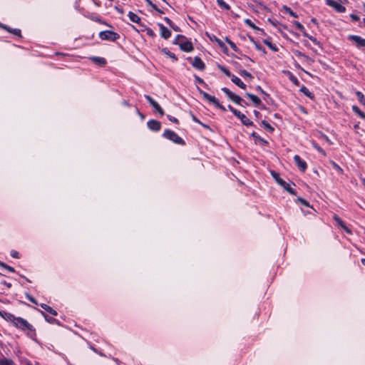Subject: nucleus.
Segmentation results:
<instances>
[{"instance_id":"nucleus-34","label":"nucleus","mask_w":365,"mask_h":365,"mask_svg":"<svg viewBox=\"0 0 365 365\" xmlns=\"http://www.w3.org/2000/svg\"><path fill=\"white\" fill-rule=\"evenodd\" d=\"M225 41L227 42V43L230 46L233 51H235V52L239 51V49L237 47L236 44L233 41H232L229 38L226 37Z\"/></svg>"},{"instance_id":"nucleus-28","label":"nucleus","mask_w":365,"mask_h":365,"mask_svg":"<svg viewBox=\"0 0 365 365\" xmlns=\"http://www.w3.org/2000/svg\"><path fill=\"white\" fill-rule=\"evenodd\" d=\"M251 135L255 138L257 140L260 142L263 145H267L268 142L264 138H261L257 133L253 132Z\"/></svg>"},{"instance_id":"nucleus-39","label":"nucleus","mask_w":365,"mask_h":365,"mask_svg":"<svg viewBox=\"0 0 365 365\" xmlns=\"http://www.w3.org/2000/svg\"><path fill=\"white\" fill-rule=\"evenodd\" d=\"M312 146L320 153H322L324 156L326 155V152L315 142L312 143Z\"/></svg>"},{"instance_id":"nucleus-15","label":"nucleus","mask_w":365,"mask_h":365,"mask_svg":"<svg viewBox=\"0 0 365 365\" xmlns=\"http://www.w3.org/2000/svg\"><path fill=\"white\" fill-rule=\"evenodd\" d=\"M158 26L160 27L161 37L165 39L169 38L171 36L170 31L162 24H158Z\"/></svg>"},{"instance_id":"nucleus-2","label":"nucleus","mask_w":365,"mask_h":365,"mask_svg":"<svg viewBox=\"0 0 365 365\" xmlns=\"http://www.w3.org/2000/svg\"><path fill=\"white\" fill-rule=\"evenodd\" d=\"M163 136L165 138H167V139L171 140L172 142H173L175 144H178V145H185V140L182 138H180L177 133H175L174 131H173L171 130H169V129L165 130L163 134Z\"/></svg>"},{"instance_id":"nucleus-10","label":"nucleus","mask_w":365,"mask_h":365,"mask_svg":"<svg viewBox=\"0 0 365 365\" xmlns=\"http://www.w3.org/2000/svg\"><path fill=\"white\" fill-rule=\"evenodd\" d=\"M177 45H179L180 49L185 52H190L194 49L192 43L186 38L182 42H177Z\"/></svg>"},{"instance_id":"nucleus-33","label":"nucleus","mask_w":365,"mask_h":365,"mask_svg":"<svg viewBox=\"0 0 365 365\" xmlns=\"http://www.w3.org/2000/svg\"><path fill=\"white\" fill-rule=\"evenodd\" d=\"M289 79L290 80L291 82H292L295 86H299V80L297 79V78L294 76L292 73L289 72Z\"/></svg>"},{"instance_id":"nucleus-31","label":"nucleus","mask_w":365,"mask_h":365,"mask_svg":"<svg viewBox=\"0 0 365 365\" xmlns=\"http://www.w3.org/2000/svg\"><path fill=\"white\" fill-rule=\"evenodd\" d=\"M162 51L167 56H168L170 58H172L173 61H176L178 60V58L175 55V53L170 52L168 48H165L162 50Z\"/></svg>"},{"instance_id":"nucleus-29","label":"nucleus","mask_w":365,"mask_h":365,"mask_svg":"<svg viewBox=\"0 0 365 365\" xmlns=\"http://www.w3.org/2000/svg\"><path fill=\"white\" fill-rule=\"evenodd\" d=\"M217 5L222 9L230 10V6L224 0H217Z\"/></svg>"},{"instance_id":"nucleus-24","label":"nucleus","mask_w":365,"mask_h":365,"mask_svg":"<svg viewBox=\"0 0 365 365\" xmlns=\"http://www.w3.org/2000/svg\"><path fill=\"white\" fill-rule=\"evenodd\" d=\"M0 27L6 29L10 33H11V34H13L14 35L21 36V30L20 29H11L8 28L6 26H5V25H4V24H2L1 23H0Z\"/></svg>"},{"instance_id":"nucleus-58","label":"nucleus","mask_w":365,"mask_h":365,"mask_svg":"<svg viewBox=\"0 0 365 365\" xmlns=\"http://www.w3.org/2000/svg\"><path fill=\"white\" fill-rule=\"evenodd\" d=\"M42 314L44 316L45 319L46 321L51 322H52L53 320H54V319H52V318H48L47 315H46L43 312H41Z\"/></svg>"},{"instance_id":"nucleus-45","label":"nucleus","mask_w":365,"mask_h":365,"mask_svg":"<svg viewBox=\"0 0 365 365\" xmlns=\"http://www.w3.org/2000/svg\"><path fill=\"white\" fill-rule=\"evenodd\" d=\"M167 117H168V120L170 121L173 122V123H177V124L179 123V120L176 118H175L173 116H171L170 115H168Z\"/></svg>"},{"instance_id":"nucleus-49","label":"nucleus","mask_w":365,"mask_h":365,"mask_svg":"<svg viewBox=\"0 0 365 365\" xmlns=\"http://www.w3.org/2000/svg\"><path fill=\"white\" fill-rule=\"evenodd\" d=\"M350 18L352 21H358L359 20V16L354 14L350 15Z\"/></svg>"},{"instance_id":"nucleus-36","label":"nucleus","mask_w":365,"mask_h":365,"mask_svg":"<svg viewBox=\"0 0 365 365\" xmlns=\"http://www.w3.org/2000/svg\"><path fill=\"white\" fill-rule=\"evenodd\" d=\"M250 40L252 41V42H253V43L255 44V48L258 51H262L264 53H266V51L265 49L259 44L258 43L257 41H255L253 38L250 37Z\"/></svg>"},{"instance_id":"nucleus-18","label":"nucleus","mask_w":365,"mask_h":365,"mask_svg":"<svg viewBox=\"0 0 365 365\" xmlns=\"http://www.w3.org/2000/svg\"><path fill=\"white\" fill-rule=\"evenodd\" d=\"M245 96L247 97H248L253 102V103L257 106H259L262 103L260 98L254 94H252L250 93H246Z\"/></svg>"},{"instance_id":"nucleus-54","label":"nucleus","mask_w":365,"mask_h":365,"mask_svg":"<svg viewBox=\"0 0 365 365\" xmlns=\"http://www.w3.org/2000/svg\"><path fill=\"white\" fill-rule=\"evenodd\" d=\"M146 3L150 6L153 9H156V5L154 4L150 0H145Z\"/></svg>"},{"instance_id":"nucleus-6","label":"nucleus","mask_w":365,"mask_h":365,"mask_svg":"<svg viewBox=\"0 0 365 365\" xmlns=\"http://www.w3.org/2000/svg\"><path fill=\"white\" fill-rule=\"evenodd\" d=\"M99 37L101 40L115 41L120 38V36L118 34L114 31L106 30L101 31L99 34Z\"/></svg>"},{"instance_id":"nucleus-13","label":"nucleus","mask_w":365,"mask_h":365,"mask_svg":"<svg viewBox=\"0 0 365 365\" xmlns=\"http://www.w3.org/2000/svg\"><path fill=\"white\" fill-rule=\"evenodd\" d=\"M148 128L155 132L159 131L161 128V123L156 120H150L148 123Z\"/></svg>"},{"instance_id":"nucleus-35","label":"nucleus","mask_w":365,"mask_h":365,"mask_svg":"<svg viewBox=\"0 0 365 365\" xmlns=\"http://www.w3.org/2000/svg\"><path fill=\"white\" fill-rule=\"evenodd\" d=\"M262 125H263L264 129H266L269 132L272 133L274 131V128L269 123H268L267 121L262 120Z\"/></svg>"},{"instance_id":"nucleus-51","label":"nucleus","mask_w":365,"mask_h":365,"mask_svg":"<svg viewBox=\"0 0 365 365\" xmlns=\"http://www.w3.org/2000/svg\"><path fill=\"white\" fill-rule=\"evenodd\" d=\"M334 169L340 173H342V169L334 162L332 163Z\"/></svg>"},{"instance_id":"nucleus-25","label":"nucleus","mask_w":365,"mask_h":365,"mask_svg":"<svg viewBox=\"0 0 365 365\" xmlns=\"http://www.w3.org/2000/svg\"><path fill=\"white\" fill-rule=\"evenodd\" d=\"M3 315L4 316H2V317L5 319L11 322L13 324L14 323V322L16 319V317H15L14 314L9 313V312H3Z\"/></svg>"},{"instance_id":"nucleus-14","label":"nucleus","mask_w":365,"mask_h":365,"mask_svg":"<svg viewBox=\"0 0 365 365\" xmlns=\"http://www.w3.org/2000/svg\"><path fill=\"white\" fill-rule=\"evenodd\" d=\"M192 65L194 68H195L200 71H202L205 68V65L204 62L198 56H196L194 58Z\"/></svg>"},{"instance_id":"nucleus-21","label":"nucleus","mask_w":365,"mask_h":365,"mask_svg":"<svg viewBox=\"0 0 365 365\" xmlns=\"http://www.w3.org/2000/svg\"><path fill=\"white\" fill-rule=\"evenodd\" d=\"M128 16L129 17V19L131 21H133L134 23L140 24V18L137 14H135V13H133L132 11H129Z\"/></svg>"},{"instance_id":"nucleus-26","label":"nucleus","mask_w":365,"mask_h":365,"mask_svg":"<svg viewBox=\"0 0 365 365\" xmlns=\"http://www.w3.org/2000/svg\"><path fill=\"white\" fill-rule=\"evenodd\" d=\"M300 91L309 98H314V94L312 92H310L309 90L306 86H302L300 88Z\"/></svg>"},{"instance_id":"nucleus-16","label":"nucleus","mask_w":365,"mask_h":365,"mask_svg":"<svg viewBox=\"0 0 365 365\" xmlns=\"http://www.w3.org/2000/svg\"><path fill=\"white\" fill-rule=\"evenodd\" d=\"M207 36L212 41H215V43H217L219 46L224 51V52L227 53V48L226 47L225 44L218 38H217L214 35H209L207 34Z\"/></svg>"},{"instance_id":"nucleus-64","label":"nucleus","mask_w":365,"mask_h":365,"mask_svg":"<svg viewBox=\"0 0 365 365\" xmlns=\"http://www.w3.org/2000/svg\"><path fill=\"white\" fill-rule=\"evenodd\" d=\"M254 114L257 118H259V116L261 115L260 113L257 110H254Z\"/></svg>"},{"instance_id":"nucleus-3","label":"nucleus","mask_w":365,"mask_h":365,"mask_svg":"<svg viewBox=\"0 0 365 365\" xmlns=\"http://www.w3.org/2000/svg\"><path fill=\"white\" fill-rule=\"evenodd\" d=\"M271 174H272V176L273 177V178L276 180V182L279 185L283 187V188L284 190H286L288 192H289L292 195H297L296 190L290 187L289 184L286 182L283 179H282L279 177V173H276L275 171H272Z\"/></svg>"},{"instance_id":"nucleus-12","label":"nucleus","mask_w":365,"mask_h":365,"mask_svg":"<svg viewBox=\"0 0 365 365\" xmlns=\"http://www.w3.org/2000/svg\"><path fill=\"white\" fill-rule=\"evenodd\" d=\"M294 161L300 170L304 172L307 170V165L304 160H303L298 155L294 156Z\"/></svg>"},{"instance_id":"nucleus-41","label":"nucleus","mask_w":365,"mask_h":365,"mask_svg":"<svg viewBox=\"0 0 365 365\" xmlns=\"http://www.w3.org/2000/svg\"><path fill=\"white\" fill-rule=\"evenodd\" d=\"M219 68L221 70V71H222L228 77H230L232 78V76H234L233 74H232L230 73V71L227 68H225V66H218Z\"/></svg>"},{"instance_id":"nucleus-62","label":"nucleus","mask_w":365,"mask_h":365,"mask_svg":"<svg viewBox=\"0 0 365 365\" xmlns=\"http://www.w3.org/2000/svg\"><path fill=\"white\" fill-rule=\"evenodd\" d=\"M3 284L6 285L9 289L11 288V283L6 282V281H4L1 282Z\"/></svg>"},{"instance_id":"nucleus-37","label":"nucleus","mask_w":365,"mask_h":365,"mask_svg":"<svg viewBox=\"0 0 365 365\" xmlns=\"http://www.w3.org/2000/svg\"><path fill=\"white\" fill-rule=\"evenodd\" d=\"M283 9L284 11L289 14V15H291L292 16H293L294 18H297L298 16L296 13H294L289 7L287 6H283Z\"/></svg>"},{"instance_id":"nucleus-55","label":"nucleus","mask_w":365,"mask_h":365,"mask_svg":"<svg viewBox=\"0 0 365 365\" xmlns=\"http://www.w3.org/2000/svg\"><path fill=\"white\" fill-rule=\"evenodd\" d=\"M298 56H302L304 58H306L307 61H311V58L309 56H306L305 54H304L301 52H298Z\"/></svg>"},{"instance_id":"nucleus-53","label":"nucleus","mask_w":365,"mask_h":365,"mask_svg":"<svg viewBox=\"0 0 365 365\" xmlns=\"http://www.w3.org/2000/svg\"><path fill=\"white\" fill-rule=\"evenodd\" d=\"M164 20L170 26H173V22L169 18L165 17Z\"/></svg>"},{"instance_id":"nucleus-23","label":"nucleus","mask_w":365,"mask_h":365,"mask_svg":"<svg viewBox=\"0 0 365 365\" xmlns=\"http://www.w3.org/2000/svg\"><path fill=\"white\" fill-rule=\"evenodd\" d=\"M293 24L295 27L302 33L303 36H307L304 26L300 22L295 21Z\"/></svg>"},{"instance_id":"nucleus-8","label":"nucleus","mask_w":365,"mask_h":365,"mask_svg":"<svg viewBox=\"0 0 365 365\" xmlns=\"http://www.w3.org/2000/svg\"><path fill=\"white\" fill-rule=\"evenodd\" d=\"M326 4L334 9L339 13H344L346 11V8L340 3L334 0H326Z\"/></svg>"},{"instance_id":"nucleus-61","label":"nucleus","mask_w":365,"mask_h":365,"mask_svg":"<svg viewBox=\"0 0 365 365\" xmlns=\"http://www.w3.org/2000/svg\"><path fill=\"white\" fill-rule=\"evenodd\" d=\"M147 34H148L149 36H153L154 35V33H153V30H152V29H147Z\"/></svg>"},{"instance_id":"nucleus-27","label":"nucleus","mask_w":365,"mask_h":365,"mask_svg":"<svg viewBox=\"0 0 365 365\" xmlns=\"http://www.w3.org/2000/svg\"><path fill=\"white\" fill-rule=\"evenodd\" d=\"M352 110L356 114L359 115L361 118L365 120V113L361 111L357 106H353Z\"/></svg>"},{"instance_id":"nucleus-43","label":"nucleus","mask_w":365,"mask_h":365,"mask_svg":"<svg viewBox=\"0 0 365 365\" xmlns=\"http://www.w3.org/2000/svg\"><path fill=\"white\" fill-rule=\"evenodd\" d=\"M185 36L182 35H178L175 38L174 43L177 45V42H182L185 39Z\"/></svg>"},{"instance_id":"nucleus-38","label":"nucleus","mask_w":365,"mask_h":365,"mask_svg":"<svg viewBox=\"0 0 365 365\" xmlns=\"http://www.w3.org/2000/svg\"><path fill=\"white\" fill-rule=\"evenodd\" d=\"M0 365H14V363L11 359L4 358L0 360Z\"/></svg>"},{"instance_id":"nucleus-60","label":"nucleus","mask_w":365,"mask_h":365,"mask_svg":"<svg viewBox=\"0 0 365 365\" xmlns=\"http://www.w3.org/2000/svg\"><path fill=\"white\" fill-rule=\"evenodd\" d=\"M5 269H6L7 270H9L11 272H15L14 269L12 267H10L9 265H6Z\"/></svg>"},{"instance_id":"nucleus-50","label":"nucleus","mask_w":365,"mask_h":365,"mask_svg":"<svg viewBox=\"0 0 365 365\" xmlns=\"http://www.w3.org/2000/svg\"><path fill=\"white\" fill-rule=\"evenodd\" d=\"M26 298H27V299H28L31 302H32V303H34V304H37V302H36V299H35L32 296H31V295H29V294H26Z\"/></svg>"},{"instance_id":"nucleus-47","label":"nucleus","mask_w":365,"mask_h":365,"mask_svg":"<svg viewBox=\"0 0 365 365\" xmlns=\"http://www.w3.org/2000/svg\"><path fill=\"white\" fill-rule=\"evenodd\" d=\"M298 200H299V202H300L303 205H304V206H306V207H309V202H308L306 200H304V199H303V198H301V197H299V198H298Z\"/></svg>"},{"instance_id":"nucleus-59","label":"nucleus","mask_w":365,"mask_h":365,"mask_svg":"<svg viewBox=\"0 0 365 365\" xmlns=\"http://www.w3.org/2000/svg\"><path fill=\"white\" fill-rule=\"evenodd\" d=\"M170 27H171L174 31H180V28H179L178 26L175 25L174 24H173V26H170Z\"/></svg>"},{"instance_id":"nucleus-30","label":"nucleus","mask_w":365,"mask_h":365,"mask_svg":"<svg viewBox=\"0 0 365 365\" xmlns=\"http://www.w3.org/2000/svg\"><path fill=\"white\" fill-rule=\"evenodd\" d=\"M263 43L266 44L272 51H277L278 50L276 45L273 44L269 39H264Z\"/></svg>"},{"instance_id":"nucleus-19","label":"nucleus","mask_w":365,"mask_h":365,"mask_svg":"<svg viewBox=\"0 0 365 365\" xmlns=\"http://www.w3.org/2000/svg\"><path fill=\"white\" fill-rule=\"evenodd\" d=\"M231 81L240 88L245 89L246 88V85L236 76H232Z\"/></svg>"},{"instance_id":"nucleus-7","label":"nucleus","mask_w":365,"mask_h":365,"mask_svg":"<svg viewBox=\"0 0 365 365\" xmlns=\"http://www.w3.org/2000/svg\"><path fill=\"white\" fill-rule=\"evenodd\" d=\"M222 91L224 92L225 94L233 102L235 103L243 106L242 103L244 102V100L239 96L238 95L232 92L229 88L224 87L222 88Z\"/></svg>"},{"instance_id":"nucleus-11","label":"nucleus","mask_w":365,"mask_h":365,"mask_svg":"<svg viewBox=\"0 0 365 365\" xmlns=\"http://www.w3.org/2000/svg\"><path fill=\"white\" fill-rule=\"evenodd\" d=\"M348 39L354 41L358 48L365 47V39L359 36L349 35Z\"/></svg>"},{"instance_id":"nucleus-44","label":"nucleus","mask_w":365,"mask_h":365,"mask_svg":"<svg viewBox=\"0 0 365 365\" xmlns=\"http://www.w3.org/2000/svg\"><path fill=\"white\" fill-rule=\"evenodd\" d=\"M11 256L14 258L19 259L20 257L19 253L16 250L11 251Z\"/></svg>"},{"instance_id":"nucleus-22","label":"nucleus","mask_w":365,"mask_h":365,"mask_svg":"<svg viewBox=\"0 0 365 365\" xmlns=\"http://www.w3.org/2000/svg\"><path fill=\"white\" fill-rule=\"evenodd\" d=\"M41 307L53 316L57 315V312L46 304H41Z\"/></svg>"},{"instance_id":"nucleus-42","label":"nucleus","mask_w":365,"mask_h":365,"mask_svg":"<svg viewBox=\"0 0 365 365\" xmlns=\"http://www.w3.org/2000/svg\"><path fill=\"white\" fill-rule=\"evenodd\" d=\"M240 74L243 76V77H248L250 78H252L253 76H252V74L250 73H249L248 71H247L246 70H241L240 71Z\"/></svg>"},{"instance_id":"nucleus-40","label":"nucleus","mask_w":365,"mask_h":365,"mask_svg":"<svg viewBox=\"0 0 365 365\" xmlns=\"http://www.w3.org/2000/svg\"><path fill=\"white\" fill-rule=\"evenodd\" d=\"M245 23L246 25L249 26L250 27L252 28L255 30H260V29L255 25V24L249 19H247L245 20Z\"/></svg>"},{"instance_id":"nucleus-56","label":"nucleus","mask_w":365,"mask_h":365,"mask_svg":"<svg viewBox=\"0 0 365 365\" xmlns=\"http://www.w3.org/2000/svg\"><path fill=\"white\" fill-rule=\"evenodd\" d=\"M115 9L120 14H123L124 13V10L121 8V7H119V6H115Z\"/></svg>"},{"instance_id":"nucleus-5","label":"nucleus","mask_w":365,"mask_h":365,"mask_svg":"<svg viewBox=\"0 0 365 365\" xmlns=\"http://www.w3.org/2000/svg\"><path fill=\"white\" fill-rule=\"evenodd\" d=\"M229 110L238 118L240 119L242 123L246 126L252 125L253 123L247 116L242 114L240 111L234 108L232 106H228Z\"/></svg>"},{"instance_id":"nucleus-52","label":"nucleus","mask_w":365,"mask_h":365,"mask_svg":"<svg viewBox=\"0 0 365 365\" xmlns=\"http://www.w3.org/2000/svg\"><path fill=\"white\" fill-rule=\"evenodd\" d=\"M195 81H196L197 82H198L199 83H202V84H205V82H204V81H203V79H202V78H200V77H199V76H195Z\"/></svg>"},{"instance_id":"nucleus-32","label":"nucleus","mask_w":365,"mask_h":365,"mask_svg":"<svg viewBox=\"0 0 365 365\" xmlns=\"http://www.w3.org/2000/svg\"><path fill=\"white\" fill-rule=\"evenodd\" d=\"M356 96L357 97L358 101L365 106V96L361 91H356Z\"/></svg>"},{"instance_id":"nucleus-4","label":"nucleus","mask_w":365,"mask_h":365,"mask_svg":"<svg viewBox=\"0 0 365 365\" xmlns=\"http://www.w3.org/2000/svg\"><path fill=\"white\" fill-rule=\"evenodd\" d=\"M197 90L200 92V93L201 95H202V96L205 99L208 101L210 103H212V104H214L216 108H217L223 111L226 110L225 108L220 103L219 101L215 96H212L208 94L207 93L203 91L199 87H197Z\"/></svg>"},{"instance_id":"nucleus-57","label":"nucleus","mask_w":365,"mask_h":365,"mask_svg":"<svg viewBox=\"0 0 365 365\" xmlns=\"http://www.w3.org/2000/svg\"><path fill=\"white\" fill-rule=\"evenodd\" d=\"M192 119L194 122H195L198 124L201 123V121L194 115H192Z\"/></svg>"},{"instance_id":"nucleus-46","label":"nucleus","mask_w":365,"mask_h":365,"mask_svg":"<svg viewBox=\"0 0 365 365\" xmlns=\"http://www.w3.org/2000/svg\"><path fill=\"white\" fill-rule=\"evenodd\" d=\"M304 36L308 38L309 39H310L314 43L319 44V42L317 41V38L313 37L312 36H310L307 34V36Z\"/></svg>"},{"instance_id":"nucleus-63","label":"nucleus","mask_w":365,"mask_h":365,"mask_svg":"<svg viewBox=\"0 0 365 365\" xmlns=\"http://www.w3.org/2000/svg\"><path fill=\"white\" fill-rule=\"evenodd\" d=\"M200 125H201L202 127H204V128H207V129L210 130V126H209V125H206V124H205V123H202V122H201V123H200Z\"/></svg>"},{"instance_id":"nucleus-20","label":"nucleus","mask_w":365,"mask_h":365,"mask_svg":"<svg viewBox=\"0 0 365 365\" xmlns=\"http://www.w3.org/2000/svg\"><path fill=\"white\" fill-rule=\"evenodd\" d=\"M91 61L99 66H104L106 63V60L102 57L93 56L91 58Z\"/></svg>"},{"instance_id":"nucleus-9","label":"nucleus","mask_w":365,"mask_h":365,"mask_svg":"<svg viewBox=\"0 0 365 365\" xmlns=\"http://www.w3.org/2000/svg\"><path fill=\"white\" fill-rule=\"evenodd\" d=\"M145 98L148 101V103L150 104V106H152L153 108L157 112H158L160 115H164L163 109L160 107V106L151 96H150L148 95H145Z\"/></svg>"},{"instance_id":"nucleus-48","label":"nucleus","mask_w":365,"mask_h":365,"mask_svg":"<svg viewBox=\"0 0 365 365\" xmlns=\"http://www.w3.org/2000/svg\"><path fill=\"white\" fill-rule=\"evenodd\" d=\"M256 90L259 91L261 93H262L263 95H264L266 97L267 96H269V95L261 88V86H257L256 87Z\"/></svg>"},{"instance_id":"nucleus-1","label":"nucleus","mask_w":365,"mask_h":365,"mask_svg":"<svg viewBox=\"0 0 365 365\" xmlns=\"http://www.w3.org/2000/svg\"><path fill=\"white\" fill-rule=\"evenodd\" d=\"M14 325L24 331H27V335L31 339H34L36 336V330L34 328V327L29 324L26 319L21 318V317H16Z\"/></svg>"},{"instance_id":"nucleus-17","label":"nucleus","mask_w":365,"mask_h":365,"mask_svg":"<svg viewBox=\"0 0 365 365\" xmlns=\"http://www.w3.org/2000/svg\"><path fill=\"white\" fill-rule=\"evenodd\" d=\"M334 220L337 222L338 225L342 227L346 232L351 233V230L346 226L342 220L336 215H334Z\"/></svg>"}]
</instances>
